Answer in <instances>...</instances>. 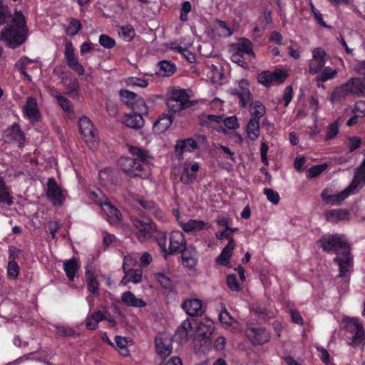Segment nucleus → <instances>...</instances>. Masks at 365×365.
<instances>
[{
	"label": "nucleus",
	"mask_w": 365,
	"mask_h": 365,
	"mask_svg": "<svg viewBox=\"0 0 365 365\" xmlns=\"http://www.w3.org/2000/svg\"><path fill=\"white\" fill-rule=\"evenodd\" d=\"M13 203V197L10 195L9 190L5 186L0 190V204L11 206Z\"/></svg>",
	"instance_id": "obj_48"
},
{
	"label": "nucleus",
	"mask_w": 365,
	"mask_h": 365,
	"mask_svg": "<svg viewBox=\"0 0 365 365\" xmlns=\"http://www.w3.org/2000/svg\"><path fill=\"white\" fill-rule=\"evenodd\" d=\"M250 83L247 80L242 79L239 81L238 88L230 90V93L234 96H240V93H244L250 91Z\"/></svg>",
	"instance_id": "obj_46"
},
{
	"label": "nucleus",
	"mask_w": 365,
	"mask_h": 365,
	"mask_svg": "<svg viewBox=\"0 0 365 365\" xmlns=\"http://www.w3.org/2000/svg\"><path fill=\"white\" fill-rule=\"evenodd\" d=\"M142 113H133L125 115V123L127 126L133 129H140L144 125Z\"/></svg>",
	"instance_id": "obj_32"
},
{
	"label": "nucleus",
	"mask_w": 365,
	"mask_h": 365,
	"mask_svg": "<svg viewBox=\"0 0 365 365\" xmlns=\"http://www.w3.org/2000/svg\"><path fill=\"white\" fill-rule=\"evenodd\" d=\"M156 280L162 285L165 289H168L171 287L170 279L161 272L156 273L155 274Z\"/></svg>",
	"instance_id": "obj_60"
},
{
	"label": "nucleus",
	"mask_w": 365,
	"mask_h": 365,
	"mask_svg": "<svg viewBox=\"0 0 365 365\" xmlns=\"http://www.w3.org/2000/svg\"><path fill=\"white\" fill-rule=\"evenodd\" d=\"M182 308L191 317H200L203 312L202 301L198 299H190L182 304Z\"/></svg>",
	"instance_id": "obj_21"
},
{
	"label": "nucleus",
	"mask_w": 365,
	"mask_h": 365,
	"mask_svg": "<svg viewBox=\"0 0 365 365\" xmlns=\"http://www.w3.org/2000/svg\"><path fill=\"white\" fill-rule=\"evenodd\" d=\"M24 113L32 122L39 120L40 113L37 107V102L34 98H28L26 105L24 107Z\"/></svg>",
	"instance_id": "obj_25"
},
{
	"label": "nucleus",
	"mask_w": 365,
	"mask_h": 365,
	"mask_svg": "<svg viewBox=\"0 0 365 365\" xmlns=\"http://www.w3.org/2000/svg\"><path fill=\"white\" fill-rule=\"evenodd\" d=\"M365 185V159L362 161L360 166L358 167L354 172L352 182L349 185L351 189L355 191L361 188Z\"/></svg>",
	"instance_id": "obj_22"
},
{
	"label": "nucleus",
	"mask_w": 365,
	"mask_h": 365,
	"mask_svg": "<svg viewBox=\"0 0 365 365\" xmlns=\"http://www.w3.org/2000/svg\"><path fill=\"white\" fill-rule=\"evenodd\" d=\"M120 96L126 104L133 105L135 102H138L139 105L141 106L139 111L141 113H147V108L145 102L134 92L128 90H121L120 91Z\"/></svg>",
	"instance_id": "obj_24"
},
{
	"label": "nucleus",
	"mask_w": 365,
	"mask_h": 365,
	"mask_svg": "<svg viewBox=\"0 0 365 365\" xmlns=\"http://www.w3.org/2000/svg\"><path fill=\"white\" fill-rule=\"evenodd\" d=\"M197 148V143L193 138H187L177 141L175 149L178 155L182 156L185 152H192Z\"/></svg>",
	"instance_id": "obj_29"
},
{
	"label": "nucleus",
	"mask_w": 365,
	"mask_h": 365,
	"mask_svg": "<svg viewBox=\"0 0 365 365\" xmlns=\"http://www.w3.org/2000/svg\"><path fill=\"white\" fill-rule=\"evenodd\" d=\"M155 349L157 353L163 358L168 357L172 352L173 346L170 341L162 339H156Z\"/></svg>",
	"instance_id": "obj_34"
},
{
	"label": "nucleus",
	"mask_w": 365,
	"mask_h": 365,
	"mask_svg": "<svg viewBox=\"0 0 365 365\" xmlns=\"http://www.w3.org/2000/svg\"><path fill=\"white\" fill-rule=\"evenodd\" d=\"M339 133V124L338 121L331 123L327 128L326 134V140H330L335 138Z\"/></svg>",
	"instance_id": "obj_59"
},
{
	"label": "nucleus",
	"mask_w": 365,
	"mask_h": 365,
	"mask_svg": "<svg viewBox=\"0 0 365 365\" xmlns=\"http://www.w3.org/2000/svg\"><path fill=\"white\" fill-rule=\"evenodd\" d=\"M140 205L149 212L152 213L156 218L163 220L164 215L163 212L158 209L155 202L151 200H140Z\"/></svg>",
	"instance_id": "obj_39"
},
{
	"label": "nucleus",
	"mask_w": 365,
	"mask_h": 365,
	"mask_svg": "<svg viewBox=\"0 0 365 365\" xmlns=\"http://www.w3.org/2000/svg\"><path fill=\"white\" fill-rule=\"evenodd\" d=\"M230 52H234L243 56L245 54H248L252 57L255 56L253 51V43L246 38H242L237 43L231 45Z\"/></svg>",
	"instance_id": "obj_19"
},
{
	"label": "nucleus",
	"mask_w": 365,
	"mask_h": 365,
	"mask_svg": "<svg viewBox=\"0 0 365 365\" xmlns=\"http://www.w3.org/2000/svg\"><path fill=\"white\" fill-rule=\"evenodd\" d=\"M326 169L325 165H317L311 167L308 171V177L310 178L319 175Z\"/></svg>",
	"instance_id": "obj_63"
},
{
	"label": "nucleus",
	"mask_w": 365,
	"mask_h": 365,
	"mask_svg": "<svg viewBox=\"0 0 365 365\" xmlns=\"http://www.w3.org/2000/svg\"><path fill=\"white\" fill-rule=\"evenodd\" d=\"M64 56L66 60L67 65L71 61H73L74 59L77 58L75 56L74 48L71 41H67L65 45Z\"/></svg>",
	"instance_id": "obj_51"
},
{
	"label": "nucleus",
	"mask_w": 365,
	"mask_h": 365,
	"mask_svg": "<svg viewBox=\"0 0 365 365\" xmlns=\"http://www.w3.org/2000/svg\"><path fill=\"white\" fill-rule=\"evenodd\" d=\"M173 121V115L163 114L153 125V129L158 133H162L166 131L172 125Z\"/></svg>",
	"instance_id": "obj_30"
},
{
	"label": "nucleus",
	"mask_w": 365,
	"mask_h": 365,
	"mask_svg": "<svg viewBox=\"0 0 365 365\" xmlns=\"http://www.w3.org/2000/svg\"><path fill=\"white\" fill-rule=\"evenodd\" d=\"M137 262L130 256H125L123 264V269L125 274L129 276L132 282L137 284L142 279L143 270L140 267L134 268L138 267Z\"/></svg>",
	"instance_id": "obj_12"
},
{
	"label": "nucleus",
	"mask_w": 365,
	"mask_h": 365,
	"mask_svg": "<svg viewBox=\"0 0 365 365\" xmlns=\"http://www.w3.org/2000/svg\"><path fill=\"white\" fill-rule=\"evenodd\" d=\"M126 83L128 86H138L140 88H145L148 85L147 80L135 77L128 78L126 81Z\"/></svg>",
	"instance_id": "obj_57"
},
{
	"label": "nucleus",
	"mask_w": 365,
	"mask_h": 365,
	"mask_svg": "<svg viewBox=\"0 0 365 365\" xmlns=\"http://www.w3.org/2000/svg\"><path fill=\"white\" fill-rule=\"evenodd\" d=\"M178 53H181L188 62L193 63L195 61V54L186 48L177 46L174 48Z\"/></svg>",
	"instance_id": "obj_58"
},
{
	"label": "nucleus",
	"mask_w": 365,
	"mask_h": 365,
	"mask_svg": "<svg viewBox=\"0 0 365 365\" xmlns=\"http://www.w3.org/2000/svg\"><path fill=\"white\" fill-rule=\"evenodd\" d=\"M347 90L350 96L365 97V79L351 78L346 83Z\"/></svg>",
	"instance_id": "obj_20"
},
{
	"label": "nucleus",
	"mask_w": 365,
	"mask_h": 365,
	"mask_svg": "<svg viewBox=\"0 0 365 365\" xmlns=\"http://www.w3.org/2000/svg\"><path fill=\"white\" fill-rule=\"evenodd\" d=\"M219 320L225 325V327H230L234 323L237 322L225 308L220 312Z\"/></svg>",
	"instance_id": "obj_44"
},
{
	"label": "nucleus",
	"mask_w": 365,
	"mask_h": 365,
	"mask_svg": "<svg viewBox=\"0 0 365 365\" xmlns=\"http://www.w3.org/2000/svg\"><path fill=\"white\" fill-rule=\"evenodd\" d=\"M343 322L348 345L354 349H363L365 345V331L362 324L357 318H346Z\"/></svg>",
	"instance_id": "obj_3"
},
{
	"label": "nucleus",
	"mask_w": 365,
	"mask_h": 365,
	"mask_svg": "<svg viewBox=\"0 0 365 365\" xmlns=\"http://www.w3.org/2000/svg\"><path fill=\"white\" fill-rule=\"evenodd\" d=\"M334 262H336L339 267V277H344L352 264V257L350 252L348 251V253H344L341 256L335 257Z\"/></svg>",
	"instance_id": "obj_26"
},
{
	"label": "nucleus",
	"mask_w": 365,
	"mask_h": 365,
	"mask_svg": "<svg viewBox=\"0 0 365 365\" xmlns=\"http://www.w3.org/2000/svg\"><path fill=\"white\" fill-rule=\"evenodd\" d=\"M264 194L267 196V200L274 205H277L279 202V195L277 192L271 188H264Z\"/></svg>",
	"instance_id": "obj_54"
},
{
	"label": "nucleus",
	"mask_w": 365,
	"mask_h": 365,
	"mask_svg": "<svg viewBox=\"0 0 365 365\" xmlns=\"http://www.w3.org/2000/svg\"><path fill=\"white\" fill-rule=\"evenodd\" d=\"M181 253L183 266L192 269L197 262V252L196 249L192 247H186Z\"/></svg>",
	"instance_id": "obj_23"
},
{
	"label": "nucleus",
	"mask_w": 365,
	"mask_h": 365,
	"mask_svg": "<svg viewBox=\"0 0 365 365\" xmlns=\"http://www.w3.org/2000/svg\"><path fill=\"white\" fill-rule=\"evenodd\" d=\"M159 69L157 73L163 76H170L173 75L176 69L174 63L169 61H161L158 63Z\"/></svg>",
	"instance_id": "obj_38"
},
{
	"label": "nucleus",
	"mask_w": 365,
	"mask_h": 365,
	"mask_svg": "<svg viewBox=\"0 0 365 365\" xmlns=\"http://www.w3.org/2000/svg\"><path fill=\"white\" fill-rule=\"evenodd\" d=\"M240 100V104L242 107L245 108L247 106H250V104L253 102L252 95L250 91L245 92L244 93H240V96H237Z\"/></svg>",
	"instance_id": "obj_55"
},
{
	"label": "nucleus",
	"mask_w": 365,
	"mask_h": 365,
	"mask_svg": "<svg viewBox=\"0 0 365 365\" xmlns=\"http://www.w3.org/2000/svg\"><path fill=\"white\" fill-rule=\"evenodd\" d=\"M287 77L284 70L277 69L273 72L264 71L257 76L258 82L267 88L271 87L274 83H282Z\"/></svg>",
	"instance_id": "obj_10"
},
{
	"label": "nucleus",
	"mask_w": 365,
	"mask_h": 365,
	"mask_svg": "<svg viewBox=\"0 0 365 365\" xmlns=\"http://www.w3.org/2000/svg\"><path fill=\"white\" fill-rule=\"evenodd\" d=\"M186 248V241L184 235L180 231H173L170 236L168 254L180 253Z\"/></svg>",
	"instance_id": "obj_15"
},
{
	"label": "nucleus",
	"mask_w": 365,
	"mask_h": 365,
	"mask_svg": "<svg viewBox=\"0 0 365 365\" xmlns=\"http://www.w3.org/2000/svg\"><path fill=\"white\" fill-rule=\"evenodd\" d=\"M199 168L200 166L197 163L191 165L189 163L185 162L183 164L180 181L185 185L192 183L196 180Z\"/></svg>",
	"instance_id": "obj_16"
},
{
	"label": "nucleus",
	"mask_w": 365,
	"mask_h": 365,
	"mask_svg": "<svg viewBox=\"0 0 365 365\" xmlns=\"http://www.w3.org/2000/svg\"><path fill=\"white\" fill-rule=\"evenodd\" d=\"M249 110L252 115L251 118L258 120L266 113L265 106L259 101L252 102L250 106Z\"/></svg>",
	"instance_id": "obj_37"
},
{
	"label": "nucleus",
	"mask_w": 365,
	"mask_h": 365,
	"mask_svg": "<svg viewBox=\"0 0 365 365\" xmlns=\"http://www.w3.org/2000/svg\"><path fill=\"white\" fill-rule=\"evenodd\" d=\"M54 327L56 328L57 334L61 336H71L76 334L73 329L70 327L56 324Z\"/></svg>",
	"instance_id": "obj_49"
},
{
	"label": "nucleus",
	"mask_w": 365,
	"mask_h": 365,
	"mask_svg": "<svg viewBox=\"0 0 365 365\" xmlns=\"http://www.w3.org/2000/svg\"><path fill=\"white\" fill-rule=\"evenodd\" d=\"M46 196L54 206H61L67 196V191L61 187L54 178H51L47 182Z\"/></svg>",
	"instance_id": "obj_7"
},
{
	"label": "nucleus",
	"mask_w": 365,
	"mask_h": 365,
	"mask_svg": "<svg viewBox=\"0 0 365 365\" xmlns=\"http://www.w3.org/2000/svg\"><path fill=\"white\" fill-rule=\"evenodd\" d=\"M324 217L327 221L331 223H337L341 221L347 220L349 217V212L344 209H334L326 212Z\"/></svg>",
	"instance_id": "obj_27"
},
{
	"label": "nucleus",
	"mask_w": 365,
	"mask_h": 365,
	"mask_svg": "<svg viewBox=\"0 0 365 365\" xmlns=\"http://www.w3.org/2000/svg\"><path fill=\"white\" fill-rule=\"evenodd\" d=\"M180 225L182 230L187 233H196L208 230L211 227V225L207 222L192 219L185 222H180Z\"/></svg>",
	"instance_id": "obj_18"
},
{
	"label": "nucleus",
	"mask_w": 365,
	"mask_h": 365,
	"mask_svg": "<svg viewBox=\"0 0 365 365\" xmlns=\"http://www.w3.org/2000/svg\"><path fill=\"white\" fill-rule=\"evenodd\" d=\"M81 29L82 26L81 22L78 19H72L67 27L66 33L68 35L73 36L76 35Z\"/></svg>",
	"instance_id": "obj_47"
},
{
	"label": "nucleus",
	"mask_w": 365,
	"mask_h": 365,
	"mask_svg": "<svg viewBox=\"0 0 365 365\" xmlns=\"http://www.w3.org/2000/svg\"><path fill=\"white\" fill-rule=\"evenodd\" d=\"M235 247V242L233 238H230L229 242L222 250L217 260L221 264H225L229 262L232 253Z\"/></svg>",
	"instance_id": "obj_35"
},
{
	"label": "nucleus",
	"mask_w": 365,
	"mask_h": 365,
	"mask_svg": "<svg viewBox=\"0 0 365 365\" xmlns=\"http://www.w3.org/2000/svg\"><path fill=\"white\" fill-rule=\"evenodd\" d=\"M192 6L190 1H184L180 7V19L181 21L185 22L187 21V14L190 12Z\"/></svg>",
	"instance_id": "obj_53"
},
{
	"label": "nucleus",
	"mask_w": 365,
	"mask_h": 365,
	"mask_svg": "<svg viewBox=\"0 0 365 365\" xmlns=\"http://www.w3.org/2000/svg\"><path fill=\"white\" fill-rule=\"evenodd\" d=\"M247 336L254 344H262L269 340V335L263 328L250 327L246 330Z\"/></svg>",
	"instance_id": "obj_17"
},
{
	"label": "nucleus",
	"mask_w": 365,
	"mask_h": 365,
	"mask_svg": "<svg viewBox=\"0 0 365 365\" xmlns=\"http://www.w3.org/2000/svg\"><path fill=\"white\" fill-rule=\"evenodd\" d=\"M2 139L4 143L17 144L19 148H22L24 146L25 134L19 125L14 123L4 131Z\"/></svg>",
	"instance_id": "obj_9"
},
{
	"label": "nucleus",
	"mask_w": 365,
	"mask_h": 365,
	"mask_svg": "<svg viewBox=\"0 0 365 365\" xmlns=\"http://www.w3.org/2000/svg\"><path fill=\"white\" fill-rule=\"evenodd\" d=\"M215 30L218 33L219 36L222 37L231 36L233 34V30L230 28L225 21L215 19L213 23Z\"/></svg>",
	"instance_id": "obj_36"
},
{
	"label": "nucleus",
	"mask_w": 365,
	"mask_h": 365,
	"mask_svg": "<svg viewBox=\"0 0 365 365\" xmlns=\"http://www.w3.org/2000/svg\"><path fill=\"white\" fill-rule=\"evenodd\" d=\"M119 34L126 41H130L135 35V31L133 26L126 25L120 28Z\"/></svg>",
	"instance_id": "obj_43"
},
{
	"label": "nucleus",
	"mask_w": 365,
	"mask_h": 365,
	"mask_svg": "<svg viewBox=\"0 0 365 365\" xmlns=\"http://www.w3.org/2000/svg\"><path fill=\"white\" fill-rule=\"evenodd\" d=\"M319 243L322 249L328 253L341 255L349 251V245L344 235H325L319 240Z\"/></svg>",
	"instance_id": "obj_4"
},
{
	"label": "nucleus",
	"mask_w": 365,
	"mask_h": 365,
	"mask_svg": "<svg viewBox=\"0 0 365 365\" xmlns=\"http://www.w3.org/2000/svg\"><path fill=\"white\" fill-rule=\"evenodd\" d=\"M7 273L10 277L17 278L19 273V267L16 261H9L7 267Z\"/></svg>",
	"instance_id": "obj_56"
},
{
	"label": "nucleus",
	"mask_w": 365,
	"mask_h": 365,
	"mask_svg": "<svg viewBox=\"0 0 365 365\" xmlns=\"http://www.w3.org/2000/svg\"><path fill=\"white\" fill-rule=\"evenodd\" d=\"M326 52L322 48H315L312 51V58L309 61V70L312 74L319 73L324 67Z\"/></svg>",
	"instance_id": "obj_13"
},
{
	"label": "nucleus",
	"mask_w": 365,
	"mask_h": 365,
	"mask_svg": "<svg viewBox=\"0 0 365 365\" xmlns=\"http://www.w3.org/2000/svg\"><path fill=\"white\" fill-rule=\"evenodd\" d=\"M337 73L336 70L330 67H325L322 72L317 76L316 79L317 81L325 82L329 79H332Z\"/></svg>",
	"instance_id": "obj_42"
},
{
	"label": "nucleus",
	"mask_w": 365,
	"mask_h": 365,
	"mask_svg": "<svg viewBox=\"0 0 365 365\" xmlns=\"http://www.w3.org/2000/svg\"><path fill=\"white\" fill-rule=\"evenodd\" d=\"M354 193V192L351 189L349 186L337 194L332 193L331 189L326 187L322 190L321 197L324 203L332 205H337L343 202L349 195Z\"/></svg>",
	"instance_id": "obj_11"
},
{
	"label": "nucleus",
	"mask_w": 365,
	"mask_h": 365,
	"mask_svg": "<svg viewBox=\"0 0 365 365\" xmlns=\"http://www.w3.org/2000/svg\"><path fill=\"white\" fill-rule=\"evenodd\" d=\"M78 125L81 134L83 136L85 140L94 145L97 139L96 130L91 120L88 117L83 116L79 119Z\"/></svg>",
	"instance_id": "obj_14"
},
{
	"label": "nucleus",
	"mask_w": 365,
	"mask_h": 365,
	"mask_svg": "<svg viewBox=\"0 0 365 365\" xmlns=\"http://www.w3.org/2000/svg\"><path fill=\"white\" fill-rule=\"evenodd\" d=\"M28 36L26 19L21 11H16L12 24L0 32V41L7 46L15 48L22 45Z\"/></svg>",
	"instance_id": "obj_2"
},
{
	"label": "nucleus",
	"mask_w": 365,
	"mask_h": 365,
	"mask_svg": "<svg viewBox=\"0 0 365 365\" xmlns=\"http://www.w3.org/2000/svg\"><path fill=\"white\" fill-rule=\"evenodd\" d=\"M246 132L247 138L250 140H257L260 135L259 121L255 118H250L247 124Z\"/></svg>",
	"instance_id": "obj_33"
},
{
	"label": "nucleus",
	"mask_w": 365,
	"mask_h": 365,
	"mask_svg": "<svg viewBox=\"0 0 365 365\" xmlns=\"http://www.w3.org/2000/svg\"><path fill=\"white\" fill-rule=\"evenodd\" d=\"M317 349L319 352L318 356L320 359L327 365H329L331 362L330 356L326 349L322 346H317Z\"/></svg>",
	"instance_id": "obj_64"
},
{
	"label": "nucleus",
	"mask_w": 365,
	"mask_h": 365,
	"mask_svg": "<svg viewBox=\"0 0 365 365\" xmlns=\"http://www.w3.org/2000/svg\"><path fill=\"white\" fill-rule=\"evenodd\" d=\"M349 85H346V83L339 87L336 88L331 96V101L332 103L340 101L347 96H350L347 90Z\"/></svg>",
	"instance_id": "obj_40"
},
{
	"label": "nucleus",
	"mask_w": 365,
	"mask_h": 365,
	"mask_svg": "<svg viewBox=\"0 0 365 365\" xmlns=\"http://www.w3.org/2000/svg\"><path fill=\"white\" fill-rule=\"evenodd\" d=\"M79 267L80 266L78 263V259L76 258H72L63 262V270L68 279L71 282L74 280Z\"/></svg>",
	"instance_id": "obj_31"
},
{
	"label": "nucleus",
	"mask_w": 365,
	"mask_h": 365,
	"mask_svg": "<svg viewBox=\"0 0 365 365\" xmlns=\"http://www.w3.org/2000/svg\"><path fill=\"white\" fill-rule=\"evenodd\" d=\"M96 202L101 207L106 219L110 224L117 225L121 221L122 215L120 212L110 203L106 197L103 196V199L96 200Z\"/></svg>",
	"instance_id": "obj_8"
},
{
	"label": "nucleus",
	"mask_w": 365,
	"mask_h": 365,
	"mask_svg": "<svg viewBox=\"0 0 365 365\" xmlns=\"http://www.w3.org/2000/svg\"><path fill=\"white\" fill-rule=\"evenodd\" d=\"M227 284L228 287L232 291L238 292L240 290V284L237 281V277L235 274H229L227 277Z\"/></svg>",
	"instance_id": "obj_61"
},
{
	"label": "nucleus",
	"mask_w": 365,
	"mask_h": 365,
	"mask_svg": "<svg viewBox=\"0 0 365 365\" xmlns=\"http://www.w3.org/2000/svg\"><path fill=\"white\" fill-rule=\"evenodd\" d=\"M129 150L131 154L137 156L138 159L122 157L118 160L120 168L130 178H148L150 173L149 165L153 159V157L148 150L138 147L130 146Z\"/></svg>",
	"instance_id": "obj_1"
},
{
	"label": "nucleus",
	"mask_w": 365,
	"mask_h": 365,
	"mask_svg": "<svg viewBox=\"0 0 365 365\" xmlns=\"http://www.w3.org/2000/svg\"><path fill=\"white\" fill-rule=\"evenodd\" d=\"M231 61L237 64L238 66L243 67V68H247L248 63L245 61V58L243 56L239 55L236 53L232 52V55L230 57Z\"/></svg>",
	"instance_id": "obj_62"
},
{
	"label": "nucleus",
	"mask_w": 365,
	"mask_h": 365,
	"mask_svg": "<svg viewBox=\"0 0 365 365\" xmlns=\"http://www.w3.org/2000/svg\"><path fill=\"white\" fill-rule=\"evenodd\" d=\"M130 221L136 230L135 236L140 242L150 239L155 230V227L149 217L131 216Z\"/></svg>",
	"instance_id": "obj_5"
},
{
	"label": "nucleus",
	"mask_w": 365,
	"mask_h": 365,
	"mask_svg": "<svg viewBox=\"0 0 365 365\" xmlns=\"http://www.w3.org/2000/svg\"><path fill=\"white\" fill-rule=\"evenodd\" d=\"M62 83L69 90V93L76 92L79 88L77 79H71L68 76H64L61 79Z\"/></svg>",
	"instance_id": "obj_45"
},
{
	"label": "nucleus",
	"mask_w": 365,
	"mask_h": 365,
	"mask_svg": "<svg viewBox=\"0 0 365 365\" xmlns=\"http://www.w3.org/2000/svg\"><path fill=\"white\" fill-rule=\"evenodd\" d=\"M98 42L106 48H112L115 46V41L106 34H101L99 36Z\"/></svg>",
	"instance_id": "obj_52"
},
{
	"label": "nucleus",
	"mask_w": 365,
	"mask_h": 365,
	"mask_svg": "<svg viewBox=\"0 0 365 365\" xmlns=\"http://www.w3.org/2000/svg\"><path fill=\"white\" fill-rule=\"evenodd\" d=\"M189 95L184 89L173 91L171 96L167 101L170 111L177 113L191 107L193 103L189 100Z\"/></svg>",
	"instance_id": "obj_6"
},
{
	"label": "nucleus",
	"mask_w": 365,
	"mask_h": 365,
	"mask_svg": "<svg viewBox=\"0 0 365 365\" xmlns=\"http://www.w3.org/2000/svg\"><path fill=\"white\" fill-rule=\"evenodd\" d=\"M11 17V11L7 5L0 1V25L5 24Z\"/></svg>",
	"instance_id": "obj_50"
},
{
	"label": "nucleus",
	"mask_w": 365,
	"mask_h": 365,
	"mask_svg": "<svg viewBox=\"0 0 365 365\" xmlns=\"http://www.w3.org/2000/svg\"><path fill=\"white\" fill-rule=\"evenodd\" d=\"M213 322L210 320L202 322L198 325L199 334L205 338L209 337L214 331Z\"/></svg>",
	"instance_id": "obj_41"
},
{
	"label": "nucleus",
	"mask_w": 365,
	"mask_h": 365,
	"mask_svg": "<svg viewBox=\"0 0 365 365\" xmlns=\"http://www.w3.org/2000/svg\"><path fill=\"white\" fill-rule=\"evenodd\" d=\"M121 301L126 306L137 308L144 307L147 304L144 300L140 298H137L130 291H127L122 294Z\"/></svg>",
	"instance_id": "obj_28"
}]
</instances>
